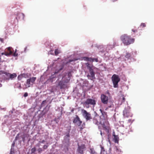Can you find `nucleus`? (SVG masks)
<instances>
[{
	"instance_id": "24",
	"label": "nucleus",
	"mask_w": 154,
	"mask_h": 154,
	"mask_svg": "<svg viewBox=\"0 0 154 154\" xmlns=\"http://www.w3.org/2000/svg\"><path fill=\"white\" fill-rule=\"evenodd\" d=\"M88 61H89L91 62H93L94 61V60H93V58L88 57Z\"/></svg>"
},
{
	"instance_id": "7",
	"label": "nucleus",
	"mask_w": 154,
	"mask_h": 154,
	"mask_svg": "<svg viewBox=\"0 0 154 154\" xmlns=\"http://www.w3.org/2000/svg\"><path fill=\"white\" fill-rule=\"evenodd\" d=\"M72 76L71 72H68L67 75H66L64 76H63L62 78L63 81L65 83H68L69 82L70 77Z\"/></svg>"
},
{
	"instance_id": "37",
	"label": "nucleus",
	"mask_w": 154,
	"mask_h": 154,
	"mask_svg": "<svg viewBox=\"0 0 154 154\" xmlns=\"http://www.w3.org/2000/svg\"><path fill=\"white\" fill-rule=\"evenodd\" d=\"M66 136L68 137H70V135H69V133L68 134H67L66 135Z\"/></svg>"
},
{
	"instance_id": "9",
	"label": "nucleus",
	"mask_w": 154,
	"mask_h": 154,
	"mask_svg": "<svg viewBox=\"0 0 154 154\" xmlns=\"http://www.w3.org/2000/svg\"><path fill=\"white\" fill-rule=\"evenodd\" d=\"M101 102L104 104H107L108 101V97L106 95L102 94L101 95Z\"/></svg>"
},
{
	"instance_id": "29",
	"label": "nucleus",
	"mask_w": 154,
	"mask_h": 154,
	"mask_svg": "<svg viewBox=\"0 0 154 154\" xmlns=\"http://www.w3.org/2000/svg\"><path fill=\"white\" fill-rule=\"evenodd\" d=\"M46 100H44L42 101L41 104L42 106H43L44 104L46 103Z\"/></svg>"
},
{
	"instance_id": "20",
	"label": "nucleus",
	"mask_w": 154,
	"mask_h": 154,
	"mask_svg": "<svg viewBox=\"0 0 154 154\" xmlns=\"http://www.w3.org/2000/svg\"><path fill=\"white\" fill-rule=\"evenodd\" d=\"M90 154H96V152L95 151L94 148H91Z\"/></svg>"
},
{
	"instance_id": "12",
	"label": "nucleus",
	"mask_w": 154,
	"mask_h": 154,
	"mask_svg": "<svg viewBox=\"0 0 154 154\" xmlns=\"http://www.w3.org/2000/svg\"><path fill=\"white\" fill-rule=\"evenodd\" d=\"M87 69L89 70H94L96 68L92 64H90L88 63H85Z\"/></svg>"
},
{
	"instance_id": "5",
	"label": "nucleus",
	"mask_w": 154,
	"mask_h": 154,
	"mask_svg": "<svg viewBox=\"0 0 154 154\" xmlns=\"http://www.w3.org/2000/svg\"><path fill=\"white\" fill-rule=\"evenodd\" d=\"M123 115L125 117H131L132 116V114L130 112V109L129 108H125L123 110Z\"/></svg>"
},
{
	"instance_id": "46",
	"label": "nucleus",
	"mask_w": 154,
	"mask_h": 154,
	"mask_svg": "<svg viewBox=\"0 0 154 154\" xmlns=\"http://www.w3.org/2000/svg\"><path fill=\"white\" fill-rule=\"evenodd\" d=\"M102 131H100V134L102 136Z\"/></svg>"
},
{
	"instance_id": "38",
	"label": "nucleus",
	"mask_w": 154,
	"mask_h": 154,
	"mask_svg": "<svg viewBox=\"0 0 154 154\" xmlns=\"http://www.w3.org/2000/svg\"><path fill=\"white\" fill-rule=\"evenodd\" d=\"M18 88H19V89H21V85H20H20H19V87H18Z\"/></svg>"
},
{
	"instance_id": "21",
	"label": "nucleus",
	"mask_w": 154,
	"mask_h": 154,
	"mask_svg": "<svg viewBox=\"0 0 154 154\" xmlns=\"http://www.w3.org/2000/svg\"><path fill=\"white\" fill-rule=\"evenodd\" d=\"M131 56V54H130L129 53H127L125 55V57L127 58H129Z\"/></svg>"
},
{
	"instance_id": "26",
	"label": "nucleus",
	"mask_w": 154,
	"mask_h": 154,
	"mask_svg": "<svg viewBox=\"0 0 154 154\" xmlns=\"http://www.w3.org/2000/svg\"><path fill=\"white\" fill-rule=\"evenodd\" d=\"M42 151V149L41 148H39L38 150V152L39 153H41V152Z\"/></svg>"
},
{
	"instance_id": "15",
	"label": "nucleus",
	"mask_w": 154,
	"mask_h": 154,
	"mask_svg": "<svg viewBox=\"0 0 154 154\" xmlns=\"http://www.w3.org/2000/svg\"><path fill=\"white\" fill-rule=\"evenodd\" d=\"M7 50L9 52V53H7L5 54V55L8 56L11 55L12 54V52L11 50V48L8 47L7 48Z\"/></svg>"
},
{
	"instance_id": "41",
	"label": "nucleus",
	"mask_w": 154,
	"mask_h": 154,
	"mask_svg": "<svg viewBox=\"0 0 154 154\" xmlns=\"http://www.w3.org/2000/svg\"><path fill=\"white\" fill-rule=\"evenodd\" d=\"M18 15H23V14H22V13H20V14H18Z\"/></svg>"
},
{
	"instance_id": "33",
	"label": "nucleus",
	"mask_w": 154,
	"mask_h": 154,
	"mask_svg": "<svg viewBox=\"0 0 154 154\" xmlns=\"http://www.w3.org/2000/svg\"><path fill=\"white\" fill-rule=\"evenodd\" d=\"M132 31L134 32H137V29H132Z\"/></svg>"
},
{
	"instance_id": "22",
	"label": "nucleus",
	"mask_w": 154,
	"mask_h": 154,
	"mask_svg": "<svg viewBox=\"0 0 154 154\" xmlns=\"http://www.w3.org/2000/svg\"><path fill=\"white\" fill-rule=\"evenodd\" d=\"M93 122L96 124H98V122L97 120L95 118H94L93 120Z\"/></svg>"
},
{
	"instance_id": "2",
	"label": "nucleus",
	"mask_w": 154,
	"mask_h": 154,
	"mask_svg": "<svg viewBox=\"0 0 154 154\" xmlns=\"http://www.w3.org/2000/svg\"><path fill=\"white\" fill-rule=\"evenodd\" d=\"M36 79V78L35 77L30 78V79H27L26 82V84H25L23 85V89H25L28 88L30 87L31 86V85H32Z\"/></svg>"
},
{
	"instance_id": "31",
	"label": "nucleus",
	"mask_w": 154,
	"mask_h": 154,
	"mask_svg": "<svg viewBox=\"0 0 154 154\" xmlns=\"http://www.w3.org/2000/svg\"><path fill=\"white\" fill-rule=\"evenodd\" d=\"M125 101V97L123 96L122 97V102H124Z\"/></svg>"
},
{
	"instance_id": "32",
	"label": "nucleus",
	"mask_w": 154,
	"mask_h": 154,
	"mask_svg": "<svg viewBox=\"0 0 154 154\" xmlns=\"http://www.w3.org/2000/svg\"><path fill=\"white\" fill-rule=\"evenodd\" d=\"M48 147V146L46 145H44L43 146V148L45 149H46Z\"/></svg>"
},
{
	"instance_id": "28",
	"label": "nucleus",
	"mask_w": 154,
	"mask_h": 154,
	"mask_svg": "<svg viewBox=\"0 0 154 154\" xmlns=\"http://www.w3.org/2000/svg\"><path fill=\"white\" fill-rule=\"evenodd\" d=\"M10 154H14V150H12V149H11Z\"/></svg>"
},
{
	"instance_id": "48",
	"label": "nucleus",
	"mask_w": 154,
	"mask_h": 154,
	"mask_svg": "<svg viewBox=\"0 0 154 154\" xmlns=\"http://www.w3.org/2000/svg\"><path fill=\"white\" fill-rule=\"evenodd\" d=\"M44 141L43 140L42 141V142H44Z\"/></svg>"
},
{
	"instance_id": "39",
	"label": "nucleus",
	"mask_w": 154,
	"mask_h": 154,
	"mask_svg": "<svg viewBox=\"0 0 154 154\" xmlns=\"http://www.w3.org/2000/svg\"><path fill=\"white\" fill-rule=\"evenodd\" d=\"M14 144H15V143H13L12 144V146H13V147L14 146Z\"/></svg>"
},
{
	"instance_id": "14",
	"label": "nucleus",
	"mask_w": 154,
	"mask_h": 154,
	"mask_svg": "<svg viewBox=\"0 0 154 154\" xmlns=\"http://www.w3.org/2000/svg\"><path fill=\"white\" fill-rule=\"evenodd\" d=\"M114 134H113V135L114 137V141L116 143H118L119 140V138L117 135H116L114 134L115 133H114Z\"/></svg>"
},
{
	"instance_id": "47",
	"label": "nucleus",
	"mask_w": 154,
	"mask_h": 154,
	"mask_svg": "<svg viewBox=\"0 0 154 154\" xmlns=\"http://www.w3.org/2000/svg\"><path fill=\"white\" fill-rule=\"evenodd\" d=\"M70 62H71V61H72V60H70Z\"/></svg>"
},
{
	"instance_id": "49",
	"label": "nucleus",
	"mask_w": 154,
	"mask_h": 154,
	"mask_svg": "<svg viewBox=\"0 0 154 154\" xmlns=\"http://www.w3.org/2000/svg\"><path fill=\"white\" fill-rule=\"evenodd\" d=\"M18 15H17V17H18Z\"/></svg>"
},
{
	"instance_id": "3",
	"label": "nucleus",
	"mask_w": 154,
	"mask_h": 154,
	"mask_svg": "<svg viewBox=\"0 0 154 154\" xmlns=\"http://www.w3.org/2000/svg\"><path fill=\"white\" fill-rule=\"evenodd\" d=\"M112 80L113 82V87L115 88H118V82L120 81V79L118 75L114 74L112 77Z\"/></svg>"
},
{
	"instance_id": "40",
	"label": "nucleus",
	"mask_w": 154,
	"mask_h": 154,
	"mask_svg": "<svg viewBox=\"0 0 154 154\" xmlns=\"http://www.w3.org/2000/svg\"><path fill=\"white\" fill-rule=\"evenodd\" d=\"M94 70H89V72H90L94 71Z\"/></svg>"
},
{
	"instance_id": "16",
	"label": "nucleus",
	"mask_w": 154,
	"mask_h": 154,
	"mask_svg": "<svg viewBox=\"0 0 154 154\" xmlns=\"http://www.w3.org/2000/svg\"><path fill=\"white\" fill-rule=\"evenodd\" d=\"M102 127L103 129L104 130L108 131L109 130V127L106 126L104 124H103L102 125Z\"/></svg>"
},
{
	"instance_id": "35",
	"label": "nucleus",
	"mask_w": 154,
	"mask_h": 154,
	"mask_svg": "<svg viewBox=\"0 0 154 154\" xmlns=\"http://www.w3.org/2000/svg\"><path fill=\"white\" fill-rule=\"evenodd\" d=\"M93 60L96 62H97L98 61V59L97 58H93Z\"/></svg>"
},
{
	"instance_id": "23",
	"label": "nucleus",
	"mask_w": 154,
	"mask_h": 154,
	"mask_svg": "<svg viewBox=\"0 0 154 154\" xmlns=\"http://www.w3.org/2000/svg\"><path fill=\"white\" fill-rule=\"evenodd\" d=\"M31 152L32 153H34L36 151V148L35 147H34L31 150Z\"/></svg>"
},
{
	"instance_id": "36",
	"label": "nucleus",
	"mask_w": 154,
	"mask_h": 154,
	"mask_svg": "<svg viewBox=\"0 0 154 154\" xmlns=\"http://www.w3.org/2000/svg\"><path fill=\"white\" fill-rule=\"evenodd\" d=\"M0 40L2 42H3V39L2 38H0Z\"/></svg>"
},
{
	"instance_id": "10",
	"label": "nucleus",
	"mask_w": 154,
	"mask_h": 154,
	"mask_svg": "<svg viewBox=\"0 0 154 154\" xmlns=\"http://www.w3.org/2000/svg\"><path fill=\"white\" fill-rule=\"evenodd\" d=\"M85 144H82L80 146H78L77 149V151L80 154H83V152L85 149Z\"/></svg>"
},
{
	"instance_id": "42",
	"label": "nucleus",
	"mask_w": 154,
	"mask_h": 154,
	"mask_svg": "<svg viewBox=\"0 0 154 154\" xmlns=\"http://www.w3.org/2000/svg\"><path fill=\"white\" fill-rule=\"evenodd\" d=\"M6 53H3H3H2V55H4V54L5 55V54H6Z\"/></svg>"
},
{
	"instance_id": "43",
	"label": "nucleus",
	"mask_w": 154,
	"mask_h": 154,
	"mask_svg": "<svg viewBox=\"0 0 154 154\" xmlns=\"http://www.w3.org/2000/svg\"><path fill=\"white\" fill-rule=\"evenodd\" d=\"M100 111L102 113V112H103V111H102V109H100Z\"/></svg>"
},
{
	"instance_id": "19",
	"label": "nucleus",
	"mask_w": 154,
	"mask_h": 154,
	"mask_svg": "<svg viewBox=\"0 0 154 154\" xmlns=\"http://www.w3.org/2000/svg\"><path fill=\"white\" fill-rule=\"evenodd\" d=\"M55 54V55H57L58 54L60 53V51L57 49H55L54 51Z\"/></svg>"
},
{
	"instance_id": "17",
	"label": "nucleus",
	"mask_w": 154,
	"mask_h": 154,
	"mask_svg": "<svg viewBox=\"0 0 154 154\" xmlns=\"http://www.w3.org/2000/svg\"><path fill=\"white\" fill-rule=\"evenodd\" d=\"M17 76L16 74L15 73H13L11 74L10 79H13L15 78Z\"/></svg>"
},
{
	"instance_id": "34",
	"label": "nucleus",
	"mask_w": 154,
	"mask_h": 154,
	"mask_svg": "<svg viewBox=\"0 0 154 154\" xmlns=\"http://www.w3.org/2000/svg\"><path fill=\"white\" fill-rule=\"evenodd\" d=\"M28 93L26 92L24 93V97H26L28 96Z\"/></svg>"
},
{
	"instance_id": "13",
	"label": "nucleus",
	"mask_w": 154,
	"mask_h": 154,
	"mask_svg": "<svg viewBox=\"0 0 154 154\" xmlns=\"http://www.w3.org/2000/svg\"><path fill=\"white\" fill-rule=\"evenodd\" d=\"M90 75H87L88 77H91L92 78L91 79H95V73L94 72V71L91 72H90Z\"/></svg>"
},
{
	"instance_id": "6",
	"label": "nucleus",
	"mask_w": 154,
	"mask_h": 154,
	"mask_svg": "<svg viewBox=\"0 0 154 154\" xmlns=\"http://www.w3.org/2000/svg\"><path fill=\"white\" fill-rule=\"evenodd\" d=\"M96 104V101L95 100L90 98H88L83 103L85 105H88L89 104L94 106Z\"/></svg>"
},
{
	"instance_id": "45",
	"label": "nucleus",
	"mask_w": 154,
	"mask_h": 154,
	"mask_svg": "<svg viewBox=\"0 0 154 154\" xmlns=\"http://www.w3.org/2000/svg\"><path fill=\"white\" fill-rule=\"evenodd\" d=\"M17 136H16V137H15V140H17Z\"/></svg>"
},
{
	"instance_id": "11",
	"label": "nucleus",
	"mask_w": 154,
	"mask_h": 154,
	"mask_svg": "<svg viewBox=\"0 0 154 154\" xmlns=\"http://www.w3.org/2000/svg\"><path fill=\"white\" fill-rule=\"evenodd\" d=\"M63 81H60L58 83V86H59L60 89H64L67 87V84Z\"/></svg>"
},
{
	"instance_id": "4",
	"label": "nucleus",
	"mask_w": 154,
	"mask_h": 154,
	"mask_svg": "<svg viewBox=\"0 0 154 154\" xmlns=\"http://www.w3.org/2000/svg\"><path fill=\"white\" fill-rule=\"evenodd\" d=\"M82 115L86 119V121L92 119L91 114L89 112H88L86 110L82 109Z\"/></svg>"
},
{
	"instance_id": "44",
	"label": "nucleus",
	"mask_w": 154,
	"mask_h": 154,
	"mask_svg": "<svg viewBox=\"0 0 154 154\" xmlns=\"http://www.w3.org/2000/svg\"><path fill=\"white\" fill-rule=\"evenodd\" d=\"M111 107H112V106H111V105H110L109 106H108V107H109V108H111Z\"/></svg>"
},
{
	"instance_id": "1",
	"label": "nucleus",
	"mask_w": 154,
	"mask_h": 154,
	"mask_svg": "<svg viewBox=\"0 0 154 154\" xmlns=\"http://www.w3.org/2000/svg\"><path fill=\"white\" fill-rule=\"evenodd\" d=\"M120 39L125 45H128L133 43L135 40L134 38H131V36L126 34L122 35L120 37Z\"/></svg>"
},
{
	"instance_id": "25",
	"label": "nucleus",
	"mask_w": 154,
	"mask_h": 154,
	"mask_svg": "<svg viewBox=\"0 0 154 154\" xmlns=\"http://www.w3.org/2000/svg\"><path fill=\"white\" fill-rule=\"evenodd\" d=\"M146 26V25L144 23H142L140 25V26L143 27H145Z\"/></svg>"
},
{
	"instance_id": "8",
	"label": "nucleus",
	"mask_w": 154,
	"mask_h": 154,
	"mask_svg": "<svg viewBox=\"0 0 154 154\" xmlns=\"http://www.w3.org/2000/svg\"><path fill=\"white\" fill-rule=\"evenodd\" d=\"M73 122L78 126H79L81 125L82 122L80 120L78 116L76 115V117L73 121Z\"/></svg>"
},
{
	"instance_id": "30",
	"label": "nucleus",
	"mask_w": 154,
	"mask_h": 154,
	"mask_svg": "<svg viewBox=\"0 0 154 154\" xmlns=\"http://www.w3.org/2000/svg\"><path fill=\"white\" fill-rule=\"evenodd\" d=\"M18 55V54L16 53V50L14 54V56H17Z\"/></svg>"
},
{
	"instance_id": "27",
	"label": "nucleus",
	"mask_w": 154,
	"mask_h": 154,
	"mask_svg": "<svg viewBox=\"0 0 154 154\" xmlns=\"http://www.w3.org/2000/svg\"><path fill=\"white\" fill-rule=\"evenodd\" d=\"M88 57H83V59L85 60L88 61Z\"/></svg>"
},
{
	"instance_id": "18",
	"label": "nucleus",
	"mask_w": 154,
	"mask_h": 154,
	"mask_svg": "<svg viewBox=\"0 0 154 154\" xmlns=\"http://www.w3.org/2000/svg\"><path fill=\"white\" fill-rule=\"evenodd\" d=\"M3 73L5 74L6 75V76L8 77V79H10V75H11V74L8 73H7L6 72H4Z\"/></svg>"
}]
</instances>
